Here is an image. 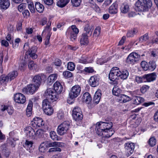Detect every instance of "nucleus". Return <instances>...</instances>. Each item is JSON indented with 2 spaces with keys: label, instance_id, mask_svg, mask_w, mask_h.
Listing matches in <instances>:
<instances>
[{
  "label": "nucleus",
  "instance_id": "obj_1",
  "mask_svg": "<svg viewBox=\"0 0 158 158\" xmlns=\"http://www.w3.org/2000/svg\"><path fill=\"white\" fill-rule=\"evenodd\" d=\"M54 89L49 88L47 89L45 92L46 96L48 99L54 102L57 100L59 98V94L63 90V87L60 82L56 81L53 85Z\"/></svg>",
  "mask_w": 158,
  "mask_h": 158
},
{
  "label": "nucleus",
  "instance_id": "obj_2",
  "mask_svg": "<svg viewBox=\"0 0 158 158\" xmlns=\"http://www.w3.org/2000/svg\"><path fill=\"white\" fill-rule=\"evenodd\" d=\"M112 127V123L111 122H100L96 123L95 130L98 135H102V132H107Z\"/></svg>",
  "mask_w": 158,
  "mask_h": 158
},
{
  "label": "nucleus",
  "instance_id": "obj_3",
  "mask_svg": "<svg viewBox=\"0 0 158 158\" xmlns=\"http://www.w3.org/2000/svg\"><path fill=\"white\" fill-rule=\"evenodd\" d=\"M135 5L139 11L145 12L148 10L149 7L152 5V3L149 1L147 2L145 0H138Z\"/></svg>",
  "mask_w": 158,
  "mask_h": 158
},
{
  "label": "nucleus",
  "instance_id": "obj_4",
  "mask_svg": "<svg viewBox=\"0 0 158 158\" xmlns=\"http://www.w3.org/2000/svg\"><path fill=\"white\" fill-rule=\"evenodd\" d=\"M70 123L68 121H65L59 125L57 129V132L60 135H63L66 134L70 127Z\"/></svg>",
  "mask_w": 158,
  "mask_h": 158
},
{
  "label": "nucleus",
  "instance_id": "obj_5",
  "mask_svg": "<svg viewBox=\"0 0 158 158\" xmlns=\"http://www.w3.org/2000/svg\"><path fill=\"white\" fill-rule=\"evenodd\" d=\"M23 49L25 50H28L27 53L33 59H36L37 58V55L35 53L37 50V48L36 46H33L30 49L29 44L28 43H27L25 44Z\"/></svg>",
  "mask_w": 158,
  "mask_h": 158
},
{
  "label": "nucleus",
  "instance_id": "obj_6",
  "mask_svg": "<svg viewBox=\"0 0 158 158\" xmlns=\"http://www.w3.org/2000/svg\"><path fill=\"white\" fill-rule=\"evenodd\" d=\"M48 145L49 147H55L50 148L49 149L48 152H49L61 151V149L57 147H62L64 146V143L58 142H53L50 143H48Z\"/></svg>",
  "mask_w": 158,
  "mask_h": 158
},
{
  "label": "nucleus",
  "instance_id": "obj_7",
  "mask_svg": "<svg viewBox=\"0 0 158 158\" xmlns=\"http://www.w3.org/2000/svg\"><path fill=\"white\" fill-rule=\"evenodd\" d=\"M140 58V55L137 53L132 52L127 58L126 61L128 64H134L139 60Z\"/></svg>",
  "mask_w": 158,
  "mask_h": 158
},
{
  "label": "nucleus",
  "instance_id": "obj_8",
  "mask_svg": "<svg viewBox=\"0 0 158 158\" xmlns=\"http://www.w3.org/2000/svg\"><path fill=\"white\" fill-rule=\"evenodd\" d=\"M81 88L79 85H76L71 89L69 96L70 98L73 99L77 97L80 94Z\"/></svg>",
  "mask_w": 158,
  "mask_h": 158
},
{
  "label": "nucleus",
  "instance_id": "obj_9",
  "mask_svg": "<svg viewBox=\"0 0 158 158\" xmlns=\"http://www.w3.org/2000/svg\"><path fill=\"white\" fill-rule=\"evenodd\" d=\"M41 132V131L40 130H38L35 132L34 129L30 127L26 128L25 132L27 136L32 139L34 138L35 135L38 136Z\"/></svg>",
  "mask_w": 158,
  "mask_h": 158
},
{
  "label": "nucleus",
  "instance_id": "obj_10",
  "mask_svg": "<svg viewBox=\"0 0 158 158\" xmlns=\"http://www.w3.org/2000/svg\"><path fill=\"white\" fill-rule=\"evenodd\" d=\"M39 87L35 85L30 84L28 85L26 87L22 89L23 92L27 94H32L38 89Z\"/></svg>",
  "mask_w": 158,
  "mask_h": 158
},
{
  "label": "nucleus",
  "instance_id": "obj_11",
  "mask_svg": "<svg viewBox=\"0 0 158 158\" xmlns=\"http://www.w3.org/2000/svg\"><path fill=\"white\" fill-rule=\"evenodd\" d=\"M118 68L117 67L112 68L109 74V78L110 81H114L118 77Z\"/></svg>",
  "mask_w": 158,
  "mask_h": 158
},
{
  "label": "nucleus",
  "instance_id": "obj_12",
  "mask_svg": "<svg viewBox=\"0 0 158 158\" xmlns=\"http://www.w3.org/2000/svg\"><path fill=\"white\" fill-rule=\"evenodd\" d=\"M46 79V77L45 75L42 74H40L35 76L33 79L32 81L35 83L34 85L39 87L41 84V80H45Z\"/></svg>",
  "mask_w": 158,
  "mask_h": 158
},
{
  "label": "nucleus",
  "instance_id": "obj_13",
  "mask_svg": "<svg viewBox=\"0 0 158 158\" xmlns=\"http://www.w3.org/2000/svg\"><path fill=\"white\" fill-rule=\"evenodd\" d=\"M135 146L134 144L132 143H127L125 144V149L127 156H130L133 153Z\"/></svg>",
  "mask_w": 158,
  "mask_h": 158
},
{
  "label": "nucleus",
  "instance_id": "obj_14",
  "mask_svg": "<svg viewBox=\"0 0 158 158\" xmlns=\"http://www.w3.org/2000/svg\"><path fill=\"white\" fill-rule=\"evenodd\" d=\"M86 24L84 27V32L83 33L91 36L94 27L88 21L84 22Z\"/></svg>",
  "mask_w": 158,
  "mask_h": 158
},
{
  "label": "nucleus",
  "instance_id": "obj_15",
  "mask_svg": "<svg viewBox=\"0 0 158 158\" xmlns=\"http://www.w3.org/2000/svg\"><path fill=\"white\" fill-rule=\"evenodd\" d=\"M51 24V21H49L47 24V26L45 27L44 29L43 32V33L46 31L48 32L46 36V39L45 41V44L46 45L49 44L50 37L51 35V33L50 32L51 30V28L50 27Z\"/></svg>",
  "mask_w": 158,
  "mask_h": 158
},
{
  "label": "nucleus",
  "instance_id": "obj_16",
  "mask_svg": "<svg viewBox=\"0 0 158 158\" xmlns=\"http://www.w3.org/2000/svg\"><path fill=\"white\" fill-rule=\"evenodd\" d=\"M31 125L33 127L37 128L42 127L44 125L42 119L40 118H35L31 123Z\"/></svg>",
  "mask_w": 158,
  "mask_h": 158
},
{
  "label": "nucleus",
  "instance_id": "obj_17",
  "mask_svg": "<svg viewBox=\"0 0 158 158\" xmlns=\"http://www.w3.org/2000/svg\"><path fill=\"white\" fill-rule=\"evenodd\" d=\"M14 100L17 103L23 104L26 102V98L23 94L20 93H18L15 94Z\"/></svg>",
  "mask_w": 158,
  "mask_h": 158
},
{
  "label": "nucleus",
  "instance_id": "obj_18",
  "mask_svg": "<svg viewBox=\"0 0 158 158\" xmlns=\"http://www.w3.org/2000/svg\"><path fill=\"white\" fill-rule=\"evenodd\" d=\"M99 78L97 76H94L91 77L89 80L90 85L93 87H95L98 85Z\"/></svg>",
  "mask_w": 158,
  "mask_h": 158
},
{
  "label": "nucleus",
  "instance_id": "obj_19",
  "mask_svg": "<svg viewBox=\"0 0 158 158\" xmlns=\"http://www.w3.org/2000/svg\"><path fill=\"white\" fill-rule=\"evenodd\" d=\"M90 35L82 33L80 37V43L81 45H87L89 42L88 37Z\"/></svg>",
  "mask_w": 158,
  "mask_h": 158
},
{
  "label": "nucleus",
  "instance_id": "obj_20",
  "mask_svg": "<svg viewBox=\"0 0 158 158\" xmlns=\"http://www.w3.org/2000/svg\"><path fill=\"white\" fill-rule=\"evenodd\" d=\"M116 99L120 103H124L130 101V98L127 95L120 94L117 97Z\"/></svg>",
  "mask_w": 158,
  "mask_h": 158
},
{
  "label": "nucleus",
  "instance_id": "obj_21",
  "mask_svg": "<svg viewBox=\"0 0 158 158\" xmlns=\"http://www.w3.org/2000/svg\"><path fill=\"white\" fill-rule=\"evenodd\" d=\"M144 76L145 82H150L152 81L155 80L156 78V74L154 73L145 74Z\"/></svg>",
  "mask_w": 158,
  "mask_h": 158
},
{
  "label": "nucleus",
  "instance_id": "obj_22",
  "mask_svg": "<svg viewBox=\"0 0 158 158\" xmlns=\"http://www.w3.org/2000/svg\"><path fill=\"white\" fill-rule=\"evenodd\" d=\"M82 100L83 102L87 104H89L91 101L92 99L89 93L86 92L83 94L82 97Z\"/></svg>",
  "mask_w": 158,
  "mask_h": 158
},
{
  "label": "nucleus",
  "instance_id": "obj_23",
  "mask_svg": "<svg viewBox=\"0 0 158 158\" xmlns=\"http://www.w3.org/2000/svg\"><path fill=\"white\" fill-rule=\"evenodd\" d=\"M118 11V4L116 2L114 3L109 7V12L112 14H116Z\"/></svg>",
  "mask_w": 158,
  "mask_h": 158
},
{
  "label": "nucleus",
  "instance_id": "obj_24",
  "mask_svg": "<svg viewBox=\"0 0 158 158\" xmlns=\"http://www.w3.org/2000/svg\"><path fill=\"white\" fill-rule=\"evenodd\" d=\"M102 95L101 91L97 90L94 95L93 98V102L96 104H98L99 102Z\"/></svg>",
  "mask_w": 158,
  "mask_h": 158
},
{
  "label": "nucleus",
  "instance_id": "obj_25",
  "mask_svg": "<svg viewBox=\"0 0 158 158\" xmlns=\"http://www.w3.org/2000/svg\"><path fill=\"white\" fill-rule=\"evenodd\" d=\"M118 77L122 79H126L128 76L129 72L127 70H123L122 71L118 70Z\"/></svg>",
  "mask_w": 158,
  "mask_h": 158
},
{
  "label": "nucleus",
  "instance_id": "obj_26",
  "mask_svg": "<svg viewBox=\"0 0 158 158\" xmlns=\"http://www.w3.org/2000/svg\"><path fill=\"white\" fill-rule=\"evenodd\" d=\"M6 110L8 114L11 115L14 112V110L12 107L5 105H2L1 106V110L3 111Z\"/></svg>",
  "mask_w": 158,
  "mask_h": 158
},
{
  "label": "nucleus",
  "instance_id": "obj_27",
  "mask_svg": "<svg viewBox=\"0 0 158 158\" xmlns=\"http://www.w3.org/2000/svg\"><path fill=\"white\" fill-rule=\"evenodd\" d=\"M10 4L9 0H0V6L2 9H7L9 7Z\"/></svg>",
  "mask_w": 158,
  "mask_h": 158
},
{
  "label": "nucleus",
  "instance_id": "obj_28",
  "mask_svg": "<svg viewBox=\"0 0 158 158\" xmlns=\"http://www.w3.org/2000/svg\"><path fill=\"white\" fill-rule=\"evenodd\" d=\"M132 99L133 104L137 105L140 104L144 101L143 98L139 96L134 97Z\"/></svg>",
  "mask_w": 158,
  "mask_h": 158
},
{
  "label": "nucleus",
  "instance_id": "obj_29",
  "mask_svg": "<svg viewBox=\"0 0 158 158\" xmlns=\"http://www.w3.org/2000/svg\"><path fill=\"white\" fill-rule=\"evenodd\" d=\"M32 107L33 103L32 102L29 101L26 111V114L28 117L30 116L31 114Z\"/></svg>",
  "mask_w": 158,
  "mask_h": 158
},
{
  "label": "nucleus",
  "instance_id": "obj_30",
  "mask_svg": "<svg viewBox=\"0 0 158 158\" xmlns=\"http://www.w3.org/2000/svg\"><path fill=\"white\" fill-rule=\"evenodd\" d=\"M35 9L37 11L40 13L43 12L44 7V6L39 2H36L35 3Z\"/></svg>",
  "mask_w": 158,
  "mask_h": 158
},
{
  "label": "nucleus",
  "instance_id": "obj_31",
  "mask_svg": "<svg viewBox=\"0 0 158 158\" xmlns=\"http://www.w3.org/2000/svg\"><path fill=\"white\" fill-rule=\"evenodd\" d=\"M18 75V73L16 71H14L10 73L7 75V77L10 81H11L14 79Z\"/></svg>",
  "mask_w": 158,
  "mask_h": 158
},
{
  "label": "nucleus",
  "instance_id": "obj_32",
  "mask_svg": "<svg viewBox=\"0 0 158 158\" xmlns=\"http://www.w3.org/2000/svg\"><path fill=\"white\" fill-rule=\"evenodd\" d=\"M120 9L122 13L125 14L129 11V7L127 4H123L121 6Z\"/></svg>",
  "mask_w": 158,
  "mask_h": 158
},
{
  "label": "nucleus",
  "instance_id": "obj_33",
  "mask_svg": "<svg viewBox=\"0 0 158 158\" xmlns=\"http://www.w3.org/2000/svg\"><path fill=\"white\" fill-rule=\"evenodd\" d=\"M121 91V90L117 86H115L113 87L112 91L113 94L117 97L120 94Z\"/></svg>",
  "mask_w": 158,
  "mask_h": 158
},
{
  "label": "nucleus",
  "instance_id": "obj_34",
  "mask_svg": "<svg viewBox=\"0 0 158 158\" xmlns=\"http://www.w3.org/2000/svg\"><path fill=\"white\" fill-rule=\"evenodd\" d=\"M68 0H58L56 3L58 6L62 7H64L69 2Z\"/></svg>",
  "mask_w": 158,
  "mask_h": 158
},
{
  "label": "nucleus",
  "instance_id": "obj_35",
  "mask_svg": "<svg viewBox=\"0 0 158 158\" xmlns=\"http://www.w3.org/2000/svg\"><path fill=\"white\" fill-rule=\"evenodd\" d=\"M57 75L56 74L50 75L47 78V82L49 83H52L57 79Z\"/></svg>",
  "mask_w": 158,
  "mask_h": 158
},
{
  "label": "nucleus",
  "instance_id": "obj_36",
  "mask_svg": "<svg viewBox=\"0 0 158 158\" xmlns=\"http://www.w3.org/2000/svg\"><path fill=\"white\" fill-rule=\"evenodd\" d=\"M9 80L7 75H3L0 77V83L1 84H6Z\"/></svg>",
  "mask_w": 158,
  "mask_h": 158
},
{
  "label": "nucleus",
  "instance_id": "obj_37",
  "mask_svg": "<svg viewBox=\"0 0 158 158\" xmlns=\"http://www.w3.org/2000/svg\"><path fill=\"white\" fill-rule=\"evenodd\" d=\"M16 140H17V139L15 138H9L7 140V143L11 145L12 147L14 148L16 144L15 141Z\"/></svg>",
  "mask_w": 158,
  "mask_h": 158
},
{
  "label": "nucleus",
  "instance_id": "obj_38",
  "mask_svg": "<svg viewBox=\"0 0 158 158\" xmlns=\"http://www.w3.org/2000/svg\"><path fill=\"white\" fill-rule=\"evenodd\" d=\"M137 32V30L135 29H132L128 31L127 34V36L128 37H133Z\"/></svg>",
  "mask_w": 158,
  "mask_h": 158
},
{
  "label": "nucleus",
  "instance_id": "obj_39",
  "mask_svg": "<svg viewBox=\"0 0 158 158\" xmlns=\"http://www.w3.org/2000/svg\"><path fill=\"white\" fill-rule=\"evenodd\" d=\"M79 114V113L76 114H75V115H76V117H77V118L74 117V114H72L73 117L74 119L76 121L81 120L83 118V115L82 114V113H80Z\"/></svg>",
  "mask_w": 158,
  "mask_h": 158
},
{
  "label": "nucleus",
  "instance_id": "obj_40",
  "mask_svg": "<svg viewBox=\"0 0 158 158\" xmlns=\"http://www.w3.org/2000/svg\"><path fill=\"white\" fill-rule=\"evenodd\" d=\"M37 65L34 64L32 60L30 61L28 63V67L30 70L35 69L37 68Z\"/></svg>",
  "mask_w": 158,
  "mask_h": 158
},
{
  "label": "nucleus",
  "instance_id": "obj_41",
  "mask_svg": "<svg viewBox=\"0 0 158 158\" xmlns=\"http://www.w3.org/2000/svg\"><path fill=\"white\" fill-rule=\"evenodd\" d=\"M141 66L144 71L148 70L149 63L145 61H142L141 63Z\"/></svg>",
  "mask_w": 158,
  "mask_h": 158
},
{
  "label": "nucleus",
  "instance_id": "obj_42",
  "mask_svg": "<svg viewBox=\"0 0 158 158\" xmlns=\"http://www.w3.org/2000/svg\"><path fill=\"white\" fill-rule=\"evenodd\" d=\"M50 136L52 139L53 140H58L57 138L58 136L56 132L53 131H51L50 132Z\"/></svg>",
  "mask_w": 158,
  "mask_h": 158
},
{
  "label": "nucleus",
  "instance_id": "obj_43",
  "mask_svg": "<svg viewBox=\"0 0 158 158\" xmlns=\"http://www.w3.org/2000/svg\"><path fill=\"white\" fill-rule=\"evenodd\" d=\"M71 29L70 30L75 33V35L74 34V35H73V36L74 38H75L76 36H77V34L79 33V30L77 28L75 25H72L71 26Z\"/></svg>",
  "mask_w": 158,
  "mask_h": 158
},
{
  "label": "nucleus",
  "instance_id": "obj_44",
  "mask_svg": "<svg viewBox=\"0 0 158 158\" xmlns=\"http://www.w3.org/2000/svg\"><path fill=\"white\" fill-rule=\"evenodd\" d=\"M148 34L146 33L139 38V41L141 43L145 42L148 40Z\"/></svg>",
  "mask_w": 158,
  "mask_h": 158
},
{
  "label": "nucleus",
  "instance_id": "obj_45",
  "mask_svg": "<svg viewBox=\"0 0 158 158\" xmlns=\"http://www.w3.org/2000/svg\"><path fill=\"white\" fill-rule=\"evenodd\" d=\"M149 65L148 70L152 71L156 68V64L154 61H152L149 62Z\"/></svg>",
  "mask_w": 158,
  "mask_h": 158
},
{
  "label": "nucleus",
  "instance_id": "obj_46",
  "mask_svg": "<svg viewBox=\"0 0 158 158\" xmlns=\"http://www.w3.org/2000/svg\"><path fill=\"white\" fill-rule=\"evenodd\" d=\"M75 65L74 63L72 62H69L67 64V68L69 70L73 71L75 68Z\"/></svg>",
  "mask_w": 158,
  "mask_h": 158
},
{
  "label": "nucleus",
  "instance_id": "obj_47",
  "mask_svg": "<svg viewBox=\"0 0 158 158\" xmlns=\"http://www.w3.org/2000/svg\"><path fill=\"white\" fill-rule=\"evenodd\" d=\"M82 113L80 108L77 106L74 107L72 111V114H74V117L77 118L76 115H75V114H76L79 113Z\"/></svg>",
  "mask_w": 158,
  "mask_h": 158
},
{
  "label": "nucleus",
  "instance_id": "obj_48",
  "mask_svg": "<svg viewBox=\"0 0 158 158\" xmlns=\"http://www.w3.org/2000/svg\"><path fill=\"white\" fill-rule=\"evenodd\" d=\"M135 81L138 83H139L142 82H145L144 76L142 77L136 76L135 77Z\"/></svg>",
  "mask_w": 158,
  "mask_h": 158
},
{
  "label": "nucleus",
  "instance_id": "obj_49",
  "mask_svg": "<svg viewBox=\"0 0 158 158\" xmlns=\"http://www.w3.org/2000/svg\"><path fill=\"white\" fill-rule=\"evenodd\" d=\"M28 6L30 10L32 13L35 12V10L33 2H29L28 3Z\"/></svg>",
  "mask_w": 158,
  "mask_h": 158
},
{
  "label": "nucleus",
  "instance_id": "obj_50",
  "mask_svg": "<svg viewBox=\"0 0 158 158\" xmlns=\"http://www.w3.org/2000/svg\"><path fill=\"white\" fill-rule=\"evenodd\" d=\"M26 67V61L25 60H22L19 66V69L21 71H23Z\"/></svg>",
  "mask_w": 158,
  "mask_h": 158
},
{
  "label": "nucleus",
  "instance_id": "obj_51",
  "mask_svg": "<svg viewBox=\"0 0 158 158\" xmlns=\"http://www.w3.org/2000/svg\"><path fill=\"white\" fill-rule=\"evenodd\" d=\"M51 105V103L47 99L44 100L42 102V108L43 109H45L46 108V107Z\"/></svg>",
  "mask_w": 158,
  "mask_h": 158
},
{
  "label": "nucleus",
  "instance_id": "obj_52",
  "mask_svg": "<svg viewBox=\"0 0 158 158\" xmlns=\"http://www.w3.org/2000/svg\"><path fill=\"white\" fill-rule=\"evenodd\" d=\"M33 142L31 141H29L27 140H26L25 143L24 145L26 147L29 148V150H31L32 149L31 148L33 144Z\"/></svg>",
  "mask_w": 158,
  "mask_h": 158
},
{
  "label": "nucleus",
  "instance_id": "obj_53",
  "mask_svg": "<svg viewBox=\"0 0 158 158\" xmlns=\"http://www.w3.org/2000/svg\"><path fill=\"white\" fill-rule=\"evenodd\" d=\"M100 28L98 27H96L94 32L93 36L94 37L98 36L100 33Z\"/></svg>",
  "mask_w": 158,
  "mask_h": 158
},
{
  "label": "nucleus",
  "instance_id": "obj_54",
  "mask_svg": "<svg viewBox=\"0 0 158 158\" xmlns=\"http://www.w3.org/2000/svg\"><path fill=\"white\" fill-rule=\"evenodd\" d=\"M156 140L154 137L151 138L149 140V144L152 147H153L156 144Z\"/></svg>",
  "mask_w": 158,
  "mask_h": 158
},
{
  "label": "nucleus",
  "instance_id": "obj_55",
  "mask_svg": "<svg viewBox=\"0 0 158 158\" xmlns=\"http://www.w3.org/2000/svg\"><path fill=\"white\" fill-rule=\"evenodd\" d=\"M21 40L19 38H17L15 39V42L13 43V47L14 48H18L19 46V43L20 42Z\"/></svg>",
  "mask_w": 158,
  "mask_h": 158
},
{
  "label": "nucleus",
  "instance_id": "obj_56",
  "mask_svg": "<svg viewBox=\"0 0 158 158\" xmlns=\"http://www.w3.org/2000/svg\"><path fill=\"white\" fill-rule=\"evenodd\" d=\"M63 75L65 78H70L72 76V73L69 71H65L63 72Z\"/></svg>",
  "mask_w": 158,
  "mask_h": 158
},
{
  "label": "nucleus",
  "instance_id": "obj_57",
  "mask_svg": "<svg viewBox=\"0 0 158 158\" xmlns=\"http://www.w3.org/2000/svg\"><path fill=\"white\" fill-rule=\"evenodd\" d=\"M81 1V0H71L73 5L75 6H78L80 5Z\"/></svg>",
  "mask_w": 158,
  "mask_h": 158
},
{
  "label": "nucleus",
  "instance_id": "obj_58",
  "mask_svg": "<svg viewBox=\"0 0 158 158\" xmlns=\"http://www.w3.org/2000/svg\"><path fill=\"white\" fill-rule=\"evenodd\" d=\"M43 109V110L44 112L47 115H51L53 112V110L52 108H51L49 109Z\"/></svg>",
  "mask_w": 158,
  "mask_h": 158
},
{
  "label": "nucleus",
  "instance_id": "obj_59",
  "mask_svg": "<svg viewBox=\"0 0 158 158\" xmlns=\"http://www.w3.org/2000/svg\"><path fill=\"white\" fill-rule=\"evenodd\" d=\"M3 54L2 53H0V73H2L3 69L2 67V63L3 60Z\"/></svg>",
  "mask_w": 158,
  "mask_h": 158
},
{
  "label": "nucleus",
  "instance_id": "obj_60",
  "mask_svg": "<svg viewBox=\"0 0 158 158\" xmlns=\"http://www.w3.org/2000/svg\"><path fill=\"white\" fill-rule=\"evenodd\" d=\"M149 87L146 85H143L140 89V91L142 93L146 92L149 89Z\"/></svg>",
  "mask_w": 158,
  "mask_h": 158
},
{
  "label": "nucleus",
  "instance_id": "obj_61",
  "mask_svg": "<svg viewBox=\"0 0 158 158\" xmlns=\"http://www.w3.org/2000/svg\"><path fill=\"white\" fill-rule=\"evenodd\" d=\"M45 145L44 142H43L40 144L39 147V150L41 152H44L45 149Z\"/></svg>",
  "mask_w": 158,
  "mask_h": 158
},
{
  "label": "nucleus",
  "instance_id": "obj_62",
  "mask_svg": "<svg viewBox=\"0 0 158 158\" xmlns=\"http://www.w3.org/2000/svg\"><path fill=\"white\" fill-rule=\"evenodd\" d=\"M84 70L85 72L89 73H92L94 71L93 68L91 67H85Z\"/></svg>",
  "mask_w": 158,
  "mask_h": 158
},
{
  "label": "nucleus",
  "instance_id": "obj_63",
  "mask_svg": "<svg viewBox=\"0 0 158 158\" xmlns=\"http://www.w3.org/2000/svg\"><path fill=\"white\" fill-rule=\"evenodd\" d=\"M96 12H98L100 11V8L99 7L95 4H91L90 6Z\"/></svg>",
  "mask_w": 158,
  "mask_h": 158
},
{
  "label": "nucleus",
  "instance_id": "obj_64",
  "mask_svg": "<svg viewBox=\"0 0 158 158\" xmlns=\"http://www.w3.org/2000/svg\"><path fill=\"white\" fill-rule=\"evenodd\" d=\"M52 63V64H54L56 66H59L61 64V62L60 59H57L55 61Z\"/></svg>",
  "mask_w": 158,
  "mask_h": 158
}]
</instances>
